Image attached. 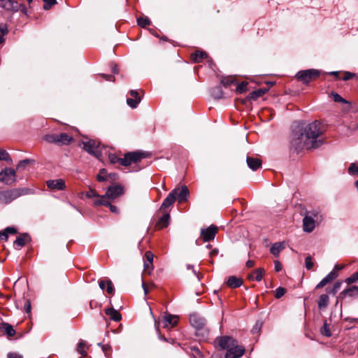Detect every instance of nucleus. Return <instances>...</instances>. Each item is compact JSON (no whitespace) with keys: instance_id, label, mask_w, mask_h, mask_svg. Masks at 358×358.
Masks as SVG:
<instances>
[{"instance_id":"1","label":"nucleus","mask_w":358,"mask_h":358,"mask_svg":"<svg viewBox=\"0 0 358 358\" xmlns=\"http://www.w3.org/2000/svg\"><path fill=\"white\" fill-rule=\"evenodd\" d=\"M322 133L320 123L317 121L308 124L304 128L298 122L294 126L291 143L296 150L317 148L322 144V141L317 139Z\"/></svg>"},{"instance_id":"2","label":"nucleus","mask_w":358,"mask_h":358,"mask_svg":"<svg viewBox=\"0 0 358 358\" xmlns=\"http://www.w3.org/2000/svg\"><path fill=\"white\" fill-rule=\"evenodd\" d=\"M124 194V187L120 185L110 186L105 194L94 201V206H108L109 201H113Z\"/></svg>"},{"instance_id":"3","label":"nucleus","mask_w":358,"mask_h":358,"mask_svg":"<svg viewBox=\"0 0 358 358\" xmlns=\"http://www.w3.org/2000/svg\"><path fill=\"white\" fill-rule=\"evenodd\" d=\"M303 219V229L305 232H312L316 224H319L322 220V216L317 210H306Z\"/></svg>"},{"instance_id":"4","label":"nucleus","mask_w":358,"mask_h":358,"mask_svg":"<svg viewBox=\"0 0 358 358\" xmlns=\"http://www.w3.org/2000/svg\"><path fill=\"white\" fill-rule=\"evenodd\" d=\"M28 193L26 188L13 189L6 191H0V203L8 204L17 198Z\"/></svg>"},{"instance_id":"5","label":"nucleus","mask_w":358,"mask_h":358,"mask_svg":"<svg viewBox=\"0 0 358 358\" xmlns=\"http://www.w3.org/2000/svg\"><path fill=\"white\" fill-rule=\"evenodd\" d=\"M148 155L147 152L141 151L127 152L124 155V157L118 159V162L122 166H127L133 162L137 163L140 162L142 159L148 157Z\"/></svg>"},{"instance_id":"6","label":"nucleus","mask_w":358,"mask_h":358,"mask_svg":"<svg viewBox=\"0 0 358 358\" xmlns=\"http://www.w3.org/2000/svg\"><path fill=\"white\" fill-rule=\"evenodd\" d=\"M320 75V72L316 69H306L299 71L296 77L299 81L304 84H308L310 82L315 80Z\"/></svg>"},{"instance_id":"7","label":"nucleus","mask_w":358,"mask_h":358,"mask_svg":"<svg viewBox=\"0 0 358 358\" xmlns=\"http://www.w3.org/2000/svg\"><path fill=\"white\" fill-rule=\"evenodd\" d=\"M16 180L15 171L6 168L0 172V181L6 185H12Z\"/></svg>"},{"instance_id":"8","label":"nucleus","mask_w":358,"mask_h":358,"mask_svg":"<svg viewBox=\"0 0 358 358\" xmlns=\"http://www.w3.org/2000/svg\"><path fill=\"white\" fill-rule=\"evenodd\" d=\"M83 148L89 154H91L99 158L101 156V150L99 149V143L94 140H89L83 143Z\"/></svg>"},{"instance_id":"9","label":"nucleus","mask_w":358,"mask_h":358,"mask_svg":"<svg viewBox=\"0 0 358 358\" xmlns=\"http://www.w3.org/2000/svg\"><path fill=\"white\" fill-rule=\"evenodd\" d=\"M245 352V349L243 346L239 345L238 341L235 342V345H233L227 351L224 357L225 358H240L242 357Z\"/></svg>"},{"instance_id":"10","label":"nucleus","mask_w":358,"mask_h":358,"mask_svg":"<svg viewBox=\"0 0 358 358\" xmlns=\"http://www.w3.org/2000/svg\"><path fill=\"white\" fill-rule=\"evenodd\" d=\"M236 341V340L231 336H224L217 337L215 341V343L220 350H227V351L233 345H235Z\"/></svg>"},{"instance_id":"11","label":"nucleus","mask_w":358,"mask_h":358,"mask_svg":"<svg viewBox=\"0 0 358 358\" xmlns=\"http://www.w3.org/2000/svg\"><path fill=\"white\" fill-rule=\"evenodd\" d=\"M217 231L218 229L216 226L210 225L207 228L201 229L200 236L204 242H208L215 238Z\"/></svg>"},{"instance_id":"12","label":"nucleus","mask_w":358,"mask_h":358,"mask_svg":"<svg viewBox=\"0 0 358 358\" xmlns=\"http://www.w3.org/2000/svg\"><path fill=\"white\" fill-rule=\"evenodd\" d=\"M173 190H177L176 192V200L182 203L187 201L189 195V192L186 185H182L179 187L175 188Z\"/></svg>"},{"instance_id":"13","label":"nucleus","mask_w":358,"mask_h":358,"mask_svg":"<svg viewBox=\"0 0 358 358\" xmlns=\"http://www.w3.org/2000/svg\"><path fill=\"white\" fill-rule=\"evenodd\" d=\"M178 317L176 315H167L161 321L160 324L163 328L171 329L178 323Z\"/></svg>"},{"instance_id":"14","label":"nucleus","mask_w":358,"mask_h":358,"mask_svg":"<svg viewBox=\"0 0 358 358\" xmlns=\"http://www.w3.org/2000/svg\"><path fill=\"white\" fill-rule=\"evenodd\" d=\"M0 7L8 11L19 10V3L14 0H0Z\"/></svg>"},{"instance_id":"15","label":"nucleus","mask_w":358,"mask_h":358,"mask_svg":"<svg viewBox=\"0 0 358 358\" xmlns=\"http://www.w3.org/2000/svg\"><path fill=\"white\" fill-rule=\"evenodd\" d=\"M347 296L357 297L358 296V286H357V285L351 286V287L343 290L339 294V297L341 299H343Z\"/></svg>"},{"instance_id":"16","label":"nucleus","mask_w":358,"mask_h":358,"mask_svg":"<svg viewBox=\"0 0 358 358\" xmlns=\"http://www.w3.org/2000/svg\"><path fill=\"white\" fill-rule=\"evenodd\" d=\"M48 188L54 190H63L65 188V182L62 179L50 180L46 182Z\"/></svg>"},{"instance_id":"17","label":"nucleus","mask_w":358,"mask_h":358,"mask_svg":"<svg viewBox=\"0 0 358 358\" xmlns=\"http://www.w3.org/2000/svg\"><path fill=\"white\" fill-rule=\"evenodd\" d=\"M176 192L177 190H172L166 198L164 200L161 209L165 210L173 205V203L176 201Z\"/></svg>"},{"instance_id":"18","label":"nucleus","mask_w":358,"mask_h":358,"mask_svg":"<svg viewBox=\"0 0 358 358\" xmlns=\"http://www.w3.org/2000/svg\"><path fill=\"white\" fill-rule=\"evenodd\" d=\"M338 276V274L336 272L332 271H331L325 278H324L315 287L316 289H320L324 287L325 285H327L328 283L331 282L332 280H334L336 277Z\"/></svg>"},{"instance_id":"19","label":"nucleus","mask_w":358,"mask_h":358,"mask_svg":"<svg viewBox=\"0 0 358 358\" xmlns=\"http://www.w3.org/2000/svg\"><path fill=\"white\" fill-rule=\"evenodd\" d=\"M191 324L197 329H201L205 326V320L196 315H191L189 317Z\"/></svg>"},{"instance_id":"20","label":"nucleus","mask_w":358,"mask_h":358,"mask_svg":"<svg viewBox=\"0 0 358 358\" xmlns=\"http://www.w3.org/2000/svg\"><path fill=\"white\" fill-rule=\"evenodd\" d=\"M247 164L252 171H256L262 166V161L258 158H254L252 157H248Z\"/></svg>"},{"instance_id":"21","label":"nucleus","mask_w":358,"mask_h":358,"mask_svg":"<svg viewBox=\"0 0 358 358\" xmlns=\"http://www.w3.org/2000/svg\"><path fill=\"white\" fill-rule=\"evenodd\" d=\"M0 329L3 331L4 334H6L8 337H12L15 336L16 333L13 326L7 322H3L1 323Z\"/></svg>"},{"instance_id":"22","label":"nucleus","mask_w":358,"mask_h":358,"mask_svg":"<svg viewBox=\"0 0 358 358\" xmlns=\"http://www.w3.org/2000/svg\"><path fill=\"white\" fill-rule=\"evenodd\" d=\"M29 241L30 238L29 235L27 234H22L17 237L16 240L14 241V245L18 248H22Z\"/></svg>"},{"instance_id":"23","label":"nucleus","mask_w":358,"mask_h":358,"mask_svg":"<svg viewBox=\"0 0 358 358\" xmlns=\"http://www.w3.org/2000/svg\"><path fill=\"white\" fill-rule=\"evenodd\" d=\"M264 273V270L262 268H257L248 275V279L250 280H256L259 282L262 280Z\"/></svg>"},{"instance_id":"24","label":"nucleus","mask_w":358,"mask_h":358,"mask_svg":"<svg viewBox=\"0 0 358 358\" xmlns=\"http://www.w3.org/2000/svg\"><path fill=\"white\" fill-rule=\"evenodd\" d=\"M105 313L113 321L119 322L122 319L121 314L113 308L106 309Z\"/></svg>"},{"instance_id":"25","label":"nucleus","mask_w":358,"mask_h":358,"mask_svg":"<svg viewBox=\"0 0 358 358\" xmlns=\"http://www.w3.org/2000/svg\"><path fill=\"white\" fill-rule=\"evenodd\" d=\"M242 284L243 280L234 275L230 276L227 281V285L231 288L239 287Z\"/></svg>"},{"instance_id":"26","label":"nucleus","mask_w":358,"mask_h":358,"mask_svg":"<svg viewBox=\"0 0 358 358\" xmlns=\"http://www.w3.org/2000/svg\"><path fill=\"white\" fill-rule=\"evenodd\" d=\"M284 248L285 243L283 242H277L271 245L270 252L275 257H278L280 251H282Z\"/></svg>"},{"instance_id":"27","label":"nucleus","mask_w":358,"mask_h":358,"mask_svg":"<svg viewBox=\"0 0 358 358\" xmlns=\"http://www.w3.org/2000/svg\"><path fill=\"white\" fill-rule=\"evenodd\" d=\"M58 138L59 145H69L73 141V137L69 136L66 133H61L58 134Z\"/></svg>"},{"instance_id":"28","label":"nucleus","mask_w":358,"mask_h":358,"mask_svg":"<svg viewBox=\"0 0 358 358\" xmlns=\"http://www.w3.org/2000/svg\"><path fill=\"white\" fill-rule=\"evenodd\" d=\"M329 296L327 294L320 295L317 301L318 308L320 310L326 308L329 303Z\"/></svg>"},{"instance_id":"29","label":"nucleus","mask_w":358,"mask_h":358,"mask_svg":"<svg viewBox=\"0 0 358 358\" xmlns=\"http://www.w3.org/2000/svg\"><path fill=\"white\" fill-rule=\"evenodd\" d=\"M191 57L194 62L199 63L207 57V54L204 51H196L192 54Z\"/></svg>"},{"instance_id":"30","label":"nucleus","mask_w":358,"mask_h":358,"mask_svg":"<svg viewBox=\"0 0 358 358\" xmlns=\"http://www.w3.org/2000/svg\"><path fill=\"white\" fill-rule=\"evenodd\" d=\"M170 216L169 214L164 215L162 217L159 218L157 227L158 228L162 229L166 227L169 225Z\"/></svg>"},{"instance_id":"31","label":"nucleus","mask_w":358,"mask_h":358,"mask_svg":"<svg viewBox=\"0 0 358 358\" xmlns=\"http://www.w3.org/2000/svg\"><path fill=\"white\" fill-rule=\"evenodd\" d=\"M211 95L215 99H220L223 97L224 94L220 87H215L211 90Z\"/></svg>"},{"instance_id":"32","label":"nucleus","mask_w":358,"mask_h":358,"mask_svg":"<svg viewBox=\"0 0 358 358\" xmlns=\"http://www.w3.org/2000/svg\"><path fill=\"white\" fill-rule=\"evenodd\" d=\"M43 139L45 141H47L48 143H55V144L58 145V141H59L58 134H48L43 137Z\"/></svg>"},{"instance_id":"33","label":"nucleus","mask_w":358,"mask_h":358,"mask_svg":"<svg viewBox=\"0 0 358 358\" xmlns=\"http://www.w3.org/2000/svg\"><path fill=\"white\" fill-rule=\"evenodd\" d=\"M86 347L87 345L84 341H80L78 344L77 352L80 353L83 357H86L87 355V353L85 350Z\"/></svg>"},{"instance_id":"34","label":"nucleus","mask_w":358,"mask_h":358,"mask_svg":"<svg viewBox=\"0 0 358 358\" xmlns=\"http://www.w3.org/2000/svg\"><path fill=\"white\" fill-rule=\"evenodd\" d=\"M235 80L233 76H227L222 78L221 83L224 87H229L235 82Z\"/></svg>"},{"instance_id":"35","label":"nucleus","mask_w":358,"mask_h":358,"mask_svg":"<svg viewBox=\"0 0 358 358\" xmlns=\"http://www.w3.org/2000/svg\"><path fill=\"white\" fill-rule=\"evenodd\" d=\"M0 160L6 161L9 164L12 163V159L8 152L3 149H0Z\"/></svg>"},{"instance_id":"36","label":"nucleus","mask_w":358,"mask_h":358,"mask_svg":"<svg viewBox=\"0 0 358 358\" xmlns=\"http://www.w3.org/2000/svg\"><path fill=\"white\" fill-rule=\"evenodd\" d=\"M138 25L141 27H145L148 25H150L151 22L150 19L147 17H141L137 19Z\"/></svg>"},{"instance_id":"37","label":"nucleus","mask_w":358,"mask_h":358,"mask_svg":"<svg viewBox=\"0 0 358 358\" xmlns=\"http://www.w3.org/2000/svg\"><path fill=\"white\" fill-rule=\"evenodd\" d=\"M264 94V91L263 90H261V89L260 90H257L252 92L249 94V99H252V100H255L257 98L263 96Z\"/></svg>"},{"instance_id":"38","label":"nucleus","mask_w":358,"mask_h":358,"mask_svg":"<svg viewBox=\"0 0 358 358\" xmlns=\"http://www.w3.org/2000/svg\"><path fill=\"white\" fill-rule=\"evenodd\" d=\"M341 284L342 282L341 281L335 282L332 288L327 289V292L329 294H332L333 295H335L341 288Z\"/></svg>"},{"instance_id":"39","label":"nucleus","mask_w":358,"mask_h":358,"mask_svg":"<svg viewBox=\"0 0 358 358\" xmlns=\"http://www.w3.org/2000/svg\"><path fill=\"white\" fill-rule=\"evenodd\" d=\"M107 172L105 169H102L100 170L99 174L96 176L97 180L100 182H103L108 180Z\"/></svg>"},{"instance_id":"40","label":"nucleus","mask_w":358,"mask_h":358,"mask_svg":"<svg viewBox=\"0 0 358 358\" xmlns=\"http://www.w3.org/2000/svg\"><path fill=\"white\" fill-rule=\"evenodd\" d=\"M87 198H95V200L101 197V195L97 194L95 189L90 188L89 191L85 193Z\"/></svg>"},{"instance_id":"41","label":"nucleus","mask_w":358,"mask_h":358,"mask_svg":"<svg viewBox=\"0 0 358 358\" xmlns=\"http://www.w3.org/2000/svg\"><path fill=\"white\" fill-rule=\"evenodd\" d=\"M98 345L101 347V349L103 352H104L105 355L108 357L110 355L111 352V346L109 344H102L101 343H99Z\"/></svg>"},{"instance_id":"42","label":"nucleus","mask_w":358,"mask_h":358,"mask_svg":"<svg viewBox=\"0 0 358 358\" xmlns=\"http://www.w3.org/2000/svg\"><path fill=\"white\" fill-rule=\"evenodd\" d=\"M141 99H132V98H128L127 99V104L132 108H135L137 107L138 104L140 103Z\"/></svg>"},{"instance_id":"43","label":"nucleus","mask_w":358,"mask_h":358,"mask_svg":"<svg viewBox=\"0 0 358 358\" xmlns=\"http://www.w3.org/2000/svg\"><path fill=\"white\" fill-rule=\"evenodd\" d=\"M348 173L358 176V166L355 163H352L348 168Z\"/></svg>"},{"instance_id":"44","label":"nucleus","mask_w":358,"mask_h":358,"mask_svg":"<svg viewBox=\"0 0 358 358\" xmlns=\"http://www.w3.org/2000/svg\"><path fill=\"white\" fill-rule=\"evenodd\" d=\"M321 334L327 337H330L331 336L330 329L326 322L324 323L323 327L321 328Z\"/></svg>"},{"instance_id":"45","label":"nucleus","mask_w":358,"mask_h":358,"mask_svg":"<svg viewBox=\"0 0 358 358\" xmlns=\"http://www.w3.org/2000/svg\"><path fill=\"white\" fill-rule=\"evenodd\" d=\"M247 82H242L241 83L238 84L236 87V92L237 93L241 94L247 90V86H248Z\"/></svg>"},{"instance_id":"46","label":"nucleus","mask_w":358,"mask_h":358,"mask_svg":"<svg viewBox=\"0 0 358 358\" xmlns=\"http://www.w3.org/2000/svg\"><path fill=\"white\" fill-rule=\"evenodd\" d=\"M358 280V271L354 273L349 278H346L345 282L348 284H352Z\"/></svg>"},{"instance_id":"47","label":"nucleus","mask_w":358,"mask_h":358,"mask_svg":"<svg viewBox=\"0 0 358 358\" xmlns=\"http://www.w3.org/2000/svg\"><path fill=\"white\" fill-rule=\"evenodd\" d=\"M44 2L43 9L49 10L53 5L57 3L56 0H43Z\"/></svg>"},{"instance_id":"48","label":"nucleus","mask_w":358,"mask_h":358,"mask_svg":"<svg viewBox=\"0 0 358 358\" xmlns=\"http://www.w3.org/2000/svg\"><path fill=\"white\" fill-rule=\"evenodd\" d=\"M143 267L144 272L147 273L148 274H150L152 271L153 270V264L151 263V264H150L148 262L144 261Z\"/></svg>"},{"instance_id":"49","label":"nucleus","mask_w":358,"mask_h":358,"mask_svg":"<svg viewBox=\"0 0 358 358\" xmlns=\"http://www.w3.org/2000/svg\"><path fill=\"white\" fill-rule=\"evenodd\" d=\"M331 96H332V98L334 99V101L335 102H341V103H347L348 101L346 100H345L343 98H342L337 93H331Z\"/></svg>"},{"instance_id":"50","label":"nucleus","mask_w":358,"mask_h":358,"mask_svg":"<svg viewBox=\"0 0 358 358\" xmlns=\"http://www.w3.org/2000/svg\"><path fill=\"white\" fill-rule=\"evenodd\" d=\"M285 292H286V290L283 287H280L277 288L275 291V298L280 299L285 294Z\"/></svg>"},{"instance_id":"51","label":"nucleus","mask_w":358,"mask_h":358,"mask_svg":"<svg viewBox=\"0 0 358 358\" xmlns=\"http://www.w3.org/2000/svg\"><path fill=\"white\" fill-rule=\"evenodd\" d=\"M153 258H154V255L152 252L147 251L145 252V257H144V261L148 262V263L150 264H151V263H152V262H153Z\"/></svg>"},{"instance_id":"52","label":"nucleus","mask_w":358,"mask_h":358,"mask_svg":"<svg viewBox=\"0 0 358 358\" xmlns=\"http://www.w3.org/2000/svg\"><path fill=\"white\" fill-rule=\"evenodd\" d=\"M306 267L308 270H310L313 267V262L310 256H308L305 259Z\"/></svg>"},{"instance_id":"53","label":"nucleus","mask_w":358,"mask_h":358,"mask_svg":"<svg viewBox=\"0 0 358 358\" xmlns=\"http://www.w3.org/2000/svg\"><path fill=\"white\" fill-rule=\"evenodd\" d=\"M106 292L108 294H111L113 293L114 292V289H113V283L111 282V280H107L106 281Z\"/></svg>"},{"instance_id":"54","label":"nucleus","mask_w":358,"mask_h":358,"mask_svg":"<svg viewBox=\"0 0 358 358\" xmlns=\"http://www.w3.org/2000/svg\"><path fill=\"white\" fill-rule=\"evenodd\" d=\"M29 162L30 161L29 159H24L20 161L17 166V169H20L25 167L29 163Z\"/></svg>"},{"instance_id":"55","label":"nucleus","mask_w":358,"mask_h":358,"mask_svg":"<svg viewBox=\"0 0 358 358\" xmlns=\"http://www.w3.org/2000/svg\"><path fill=\"white\" fill-rule=\"evenodd\" d=\"M0 32H1V34L3 35V36L7 34V33H8V28H7L6 24H0Z\"/></svg>"},{"instance_id":"56","label":"nucleus","mask_w":358,"mask_h":358,"mask_svg":"<svg viewBox=\"0 0 358 358\" xmlns=\"http://www.w3.org/2000/svg\"><path fill=\"white\" fill-rule=\"evenodd\" d=\"M112 201H109V205L107 206L109 207L110 210L113 213H118L119 210L117 206L111 204Z\"/></svg>"},{"instance_id":"57","label":"nucleus","mask_w":358,"mask_h":358,"mask_svg":"<svg viewBox=\"0 0 358 358\" xmlns=\"http://www.w3.org/2000/svg\"><path fill=\"white\" fill-rule=\"evenodd\" d=\"M5 229H6V231L7 232L8 235V234H15L17 232V229L13 227H6Z\"/></svg>"},{"instance_id":"58","label":"nucleus","mask_w":358,"mask_h":358,"mask_svg":"<svg viewBox=\"0 0 358 358\" xmlns=\"http://www.w3.org/2000/svg\"><path fill=\"white\" fill-rule=\"evenodd\" d=\"M8 238V235L7 232L6 231V229L0 231V241H7Z\"/></svg>"},{"instance_id":"59","label":"nucleus","mask_w":358,"mask_h":358,"mask_svg":"<svg viewBox=\"0 0 358 358\" xmlns=\"http://www.w3.org/2000/svg\"><path fill=\"white\" fill-rule=\"evenodd\" d=\"M274 268L276 272H279L282 270V264L279 261H274Z\"/></svg>"},{"instance_id":"60","label":"nucleus","mask_w":358,"mask_h":358,"mask_svg":"<svg viewBox=\"0 0 358 358\" xmlns=\"http://www.w3.org/2000/svg\"><path fill=\"white\" fill-rule=\"evenodd\" d=\"M7 357L8 358H22V356L17 352H9Z\"/></svg>"},{"instance_id":"61","label":"nucleus","mask_w":358,"mask_h":358,"mask_svg":"<svg viewBox=\"0 0 358 358\" xmlns=\"http://www.w3.org/2000/svg\"><path fill=\"white\" fill-rule=\"evenodd\" d=\"M19 10L25 15L27 14V8L24 4H19Z\"/></svg>"},{"instance_id":"62","label":"nucleus","mask_w":358,"mask_h":358,"mask_svg":"<svg viewBox=\"0 0 358 358\" xmlns=\"http://www.w3.org/2000/svg\"><path fill=\"white\" fill-rule=\"evenodd\" d=\"M130 94L131 96H133L135 99H141V97L138 96V93L136 90H131L130 91Z\"/></svg>"},{"instance_id":"63","label":"nucleus","mask_w":358,"mask_h":358,"mask_svg":"<svg viewBox=\"0 0 358 358\" xmlns=\"http://www.w3.org/2000/svg\"><path fill=\"white\" fill-rule=\"evenodd\" d=\"M102 76L106 80H108V81H114L115 80V78L112 75H105V74H103Z\"/></svg>"},{"instance_id":"64","label":"nucleus","mask_w":358,"mask_h":358,"mask_svg":"<svg viewBox=\"0 0 358 358\" xmlns=\"http://www.w3.org/2000/svg\"><path fill=\"white\" fill-rule=\"evenodd\" d=\"M142 287H143L145 294V295L148 294L149 292V289H150L148 287V285L145 284V282H143Z\"/></svg>"}]
</instances>
